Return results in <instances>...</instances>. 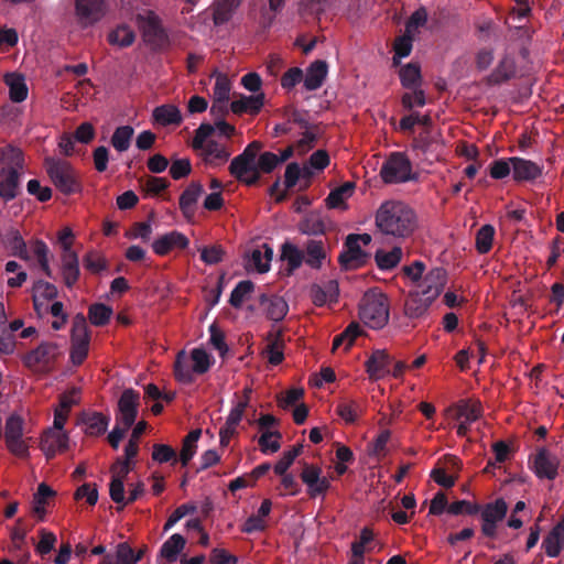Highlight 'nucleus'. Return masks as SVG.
<instances>
[{
	"label": "nucleus",
	"instance_id": "09e8293b",
	"mask_svg": "<svg viewBox=\"0 0 564 564\" xmlns=\"http://www.w3.org/2000/svg\"><path fill=\"white\" fill-rule=\"evenodd\" d=\"M135 39L133 30L128 25H119L116 30L111 31L108 35V41L112 45L120 47L130 46Z\"/></svg>",
	"mask_w": 564,
	"mask_h": 564
},
{
	"label": "nucleus",
	"instance_id": "ea45409f",
	"mask_svg": "<svg viewBox=\"0 0 564 564\" xmlns=\"http://www.w3.org/2000/svg\"><path fill=\"white\" fill-rule=\"evenodd\" d=\"M402 253V248L395 246L390 251L378 250L375 260L380 270H391L399 264Z\"/></svg>",
	"mask_w": 564,
	"mask_h": 564
},
{
	"label": "nucleus",
	"instance_id": "f3484780",
	"mask_svg": "<svg viewBox=\"0 0 564 564\" xmlns=\"http://www.w3.org/2000/svg\"><path fill=\"white\" fill-rule=\"evenodd\" d=\"M512 177L516 182H534L542 175L543 167L539 164L519 156L510 158Z\"/></svg>",
	"mask_w": 564,
	"mask_h": 564
},
{
	"label": "nucleus",
	"instance_id": "20e7f679",
	"mask_svg": "<svg viewBox=\"0 0 564 564\" xmlns=\"http://www.w3.org/2000/svg\"><path fill=\"white\" fill-rule=\"evenodd\" d=\"M380 177L386 184L416 182L419 173L413 172L412 162L404 152H391L380 169Z\"/></svg>",
	"mask_w": 564,
	"mask_h": 564
},
{
	"label": "nucleus",
	"instance_id": "cd10ccee",
	"mask_svg": "<svg viewBox=\"0 0 564 564\" xmlns=\"http://www.w3.org/2000/svg\"><path fill=\"white\" fill-rule=\"evenodd\" d=\"M517 73V66L514 58L506 54L499 61L498 65L494 69V72L488 77V82L491 85H500L505 82H508L512 77L516 76Z\"/></svg>",
	"mask_w": 564,
	"mask_h": 564
},
{
	"label": "nucleus",
	"instance_id": "f704fd0d",
	"mask_svg": "<svg viewBox=\"0 0 564 564\" xmlns=\"http://www.w3.org/2000/svg\"><path fill=\"white\" fill-rule=\"evenodd\" d=\"M185 544V538L178 533H174L162 544L160 554L166 558L167 562H175L178 554L184 550Z\"/></svg>",
	"mask_w": 564,
	"mask_h": 564
},
{
	"label": "nucleus",
	"instance_id": "dca6fc26",
	"mask_svg": "<svg viewBox=\"0 0 564 564\" xmlns=\"http://www.w3.org/2000/svg\"><path fill=\"white\" fill-rule=\"evenodd\" d=\"M229 172L236 180L248 186L256 185L260 181V175L256 171V164L243 159L240 154L232 159Z\"/></svg>",
	"mask_w": 564,
	"mask_h": 564
},
{
	"label": "nucleus",
	"instance_id": "5701e85b",
	"mask_svg": "<svg viewBox=\"0 0 564 564\" xmlns=\"http://www.w3.org/2000/svg\"><path fill=\"white\" fill-rule=\"evenodd\" d=\"M61 274L64 284L72 289L80 276L79 259L76 252L61 254Z\"/></svg>",
	"mask_w": 564,
	"mask_h": 564
},
{
	"label": "nucleus",
	"instance_id": "ddd939ff",
	"mask_svg": "<svg viewBox=\"0 0 564 564\" xmlns=\"http://www.w3.org/2000/svg\"><path fill=\"white\" fill-rule=\"evenodd\" d=\"M560 462L557 457L551 454L546 448L538 449L533 458V471L539 478L553 480L557 476Z\"/></svg>",
	"mask_w": 564,
	"mask_h": 564
},
{
	"label": "nucleus",
	"instance_id": "f03ea898",
	"mask_svg": "<svg viewBox=\"0 0 564 564\" xmlns=\"http://www.w3.org/2000/svg\"><path fill=\"white\" fill-rule=\"evenodd\" d=\"M0 160L8 163V166L0 169V198L4 203H9L21 193L20 183L24 156L21 150L7 147L0 150Z\"/></svg>",
	"mask_w": 564,
	"mask_h": 564
},
{
	"label": "nucleus",
	"instance_id": "6e6d98bb",
	"mask_svg": "<svg viewBox=\"0 0 564 564\" xmlns=\"http://www.w3.org/2000/svg\"><path fill=\"white\" fill-rule=\"evenodd\" d=\"M282 434L279 431H267L259 437V447L263 454L275 453L280 449Z\"/></svg>",
	"mask_w": 564,
	"mask_h": 564
},
{
	"label": "nucleus",
	"instance_id": "9d476101",
	"mask_svg": "<svg viewBox=\"0 0 564 564\" xmlns=\"http://www.w3.org/2000/svg\"><path fill=\"white\" fill-rule=\"evenodd\" d=\"M393 358L384 349H376L365 362L366 372L371 381H378L390 373Z\"/></svg>",
	"mask_w": 564,
	"mask_h": 564
},
{
	"label": "nucleus",
	"instance_id": "393cba45",
	"mask_svg": "<svg viewBox=\"0 0 564 564\" xmlns=\"http://www.w3.org/2000/svg\"><path fill=\"white\" fill-rule=\"evenodd\" d=\"M432 303L433 300L427 299L419 290L411 292L404 302V314L409 318H420L427 312Z\"/></svg>",
	"mask_w": 564,
	"mask_h": 564
},
{
	"label": "nucleus",
	"instance_id": "4be33fe9",
	"mask_svg": "<svg viewBox=\"0 0 564 564\" xmlns=\"http://www.w3.org/2000/svg\"><path fill=\"white\" fill-rule=\"evenodd\" d=\"M259 303L263 307L265 316L274 322L282 321L289 312V304L279 295L268 296L262 294Z\"/></svg>",
	"mask_w": 564,
	"mask_h": 564
},
{
	"label": "nucleus",
	"instance_id": "2f4dec72",
	"mask_svg": "<svg viewBox=\"0 0 564 564\" xmlns=\"http://www.w3.org/2000/svg\"><path fill=\"white\" fill-rule=\"evenodd\" d=\"M283 346H284V340H283L282 332L279 330L274 334L270 333L268 335V345H267L263 354L265 355V357L268 358V361L272 366H278L283 361V359H284Z\"/></svg>",
	"mask_w": 564,
	"mask_h": 564
},
{
	"label": "nucleus",
	"instance_id": "774afa93",
	"mask_svg": "<svg viewBox=\"0 0 564 564\" xmlns=\"http://www.w3.org/2000/svg\"><path fill=\"white\" fill-rule=\"evenodd\" d=\"M489 174L494 180H502L512 172V164L509 159L495 160L489 165Z\"/></svg>",
	"mask_w": 564,
	"mask_h": 564
},
{
	"label": "nucleus",
	"instance_id": "de8ad7c7",
	"mask_svg": "<svg viewBox=\"0 0 564 564\" xmlns=\"http://www.w3.org/2000/svg\"><path fill=\"white\" fill-rule=\"evenodd\" d=\"M112 308L104 303H95L89 306L88 318L95 326H105L111 318Z\"/></svg>",
	"mask_w": 564,
	"mask_h": 564
},
{
	"label": "nucleus",
	"instance_id": "b1692460",
	"mask_svg": "<svg viewBox=\"0 0 564 564\" xmlns=\"http://www.w3.org/2000/svg\"><path fill=\"white\" fill-rule=\"evenodd\" d=\"M203 185L198 182H192L181 194L178 205L183 216L189 219L195 214V205L203 194Z\"/></svg>",
	"mask_w": 564,
	"mask_h": 564
},
{
	"label": "nucleus",
	"instance_id": "052dcab7",
	"mask_svg": "<svg viewBox=\"0 0 564 564\" xmlns=\"http://www.w3.org/2000/svg\"><path fill=\"white\" fill-rule=\"evenodd\" d=\"M481 506L476 502H471L468 500H457L452 502L448 508L447 512L453 516H459V514H467V516H474L480 512Z\"/></svg>",
	"mask_w": 564,
	"mask_h": 564
},
{
	"label": "nucleus",
	"instance_id": "c756f323",
	"mask_svg": "<svg viewBox=\"0 0 564 564\" xmlns=\"http://www.w3.org/2000/svg\"><path fill=\"white\" fill-rule=\"evenodd\" d=\"M153 120L163 127L180 126L183 121L180 109L172 104L158 106L153 110Z\"/></svg>",
	"mask_w": 564,
	"mask_h": 564
},
{
	"label": "nucleus",
	"instance_id": "a211bd4d",
	"mask_svg": "<svg viewBox=\"0 0 564 564\" xmlns=\"http://www.w3.org/2000/svg\"><path fill=\"white\" fill-rule=\"evenodd\" d=\"M41 449L47 459H52L58 452H64L68 446V436L65 432L47 429L41 437Z\"/></svg>",
	"mask_w": 564,
	"mask_h": 564
},
{
	"label": "nucleus",
	"instance_id": "a878e982",
	"mask_svg": "<svg viewBox=\"0 0 564 564\" xmlns=\"http://www.w3.org/2000/svg\"><path fill=\"white\" fill-rule=\"evenodd\" d=\"M304 262L312 269L318 270L327 258L326 247L323 240L310 239L304 245Z\"/></svg>",
	"mask_w": 564,
	"mask_h": 564
},
{
	"label": "nucleus",
	"instance_id": "0eeeda50",
	"mask_svg": "<svg viewBox=\"0 0 564 564\" xmlns=\"http://www.w3.org/2000/svg\"><path fill=\"white\" fill-rule=\"evenodd\" d=\"M24 421L20 415L11 414L6 422L4 441L8 451L19 458H28L29 444L23 438Z\"/></svg>",
	"mask_w": 564,
	"mask_h": 564
},
{
	"label": "nucleus",
	"instance_id": "69168bd1",
	"mask_svg": "<svg viewBox=\"0 0 564 564\" xmlns=\"http://www.w3.org/2000/svg\"><path fill=\"white\" fill-rule=\"evenodd\" d=\"M299 230L308 236L323 235L325 224L318 216H308L300 223Z\"/></svg>",
	"mask_w": 564,
	"mask_h": 564
},
{
	"label": "nucleus",
	"instance_id": "423d86ee",
	"mask_svg": "<svg viewBox=\"0 0 564 564\" xmlns=\"http://www.w3.org/2000/svg\"><path fill=\"white\" fill-rule=\"evenodd\" d=\"M143 41L154 51L169 46L170 39L162 25L161 19L153 11L139 13L135 18Z\"/></svg>",
	"mask_w": 564,
	"mask_h": 564
},
{
	"label": "nucleus",
	"instance_id": "9b49d317",
	"mask_svg": "<svg viewBox=\"0 0 564 564\" xmlns=\"http://www.w3.org/2000/svg\"><path fill=\"white\" fill-rule=\"evenodd\" d=\"M447 282L446 270L437 267L429 271L419 284L420 292L433 301L438 297Z\"/></svg>",
	"mask_w": 564,
	"mask_h": 564
},
{
	"label": "nucleus",
	"instance_id": "a19ab883",
	"mask_svg": "<svg viewBox=\"0 0 564 564\" xmlns=\"http://www.w3.org/2000/svg\"><path fill=\"white\" fill-rule=\"evenodd\" d=\"M399 75L401 84L404 88L415 89L421 86L422 78L419 64H406L405 66L401 67Z\"/></svg>",
	"mask_w": 564,
	"mask_h": 564
},
{
	"label": "nucleus",
	"instance_id": "c85d7f7f",
	"mask_svg": "<svg viewBox=\"0 0 564 564\" xmlns=\"http://www.w3.org/2000/svg\"><path fill=\"white\" fill-rule=\"evenodd\" d=\"M80 422L86 426L88 435L99 436L107 431L110 417L100 412H84L80 416Z\"/></svg>",
	"mask_w": 564,
	"mask_h": 564
},
{
	"label": "nucleus",
	"instance_id": "412c9836",
	"mask_svg": "<svg viewBox=\"0 0 564 564\" xmlns=\"http://www.w3.org/2000/svg\"><path fill=\"white\" fill-rule=\"evenodd\" d=\"M265 95L260 91L256 95H241L238 99L231 101L230 110L236 115L249 113L258 115L264 106Z\"/></svg>",
	"mask_w": 564,
	"mask_h": 564
},
{
	"label": "nucleus",
	"instance_id": "6ab92c4d",
	"mask_svg": "<svg viewBox=\"0 0 564 564\" xmlns=\"http://www.w3.org/2000/svg\"><path fill=\"white\" fill-rule=\"evenodd\" d=\"M188 245L189 240L185 235L173 230L155 239L152 249L158 256H165L174 248L186 249Z\"/></svg>",
	"mask_w": 564,
	"mask_h": 564
},
{
	"label": "nucleus",
	"instance_id": "0e129e2a",
	"mask_svg": "<svg viewBox=\"0 0 564 564\" xmlns=\"http://www.w3.org/2000/svg\"><path fill=\"white\" fill-rule=\"evenodd\" d=\"M39 535L40 541L35 544V551L41 556H45L54 550L57 539L53 532L46 529H40Z\"/></svg>",
	"mask_w": 564,
	"mask_h": 564
},
{
	"label": "nucleus",
	"instance_id": "3c124183",
	"mask_svg": "<svg viewBox=\"0 0 564 564\" xmlns=\"http://www.w3.org/2000/svg\"><path fill=\"white\" fill-rule=\"evenodd\" d=\"M191 357L193 360L192 371L197 375L207 372L213 365L212 356L203 348H194Z\"/></svg>",
	"mask_w": 564,
	"mask_h": 564
},
{
	"label": "nucleus",
	"instance_id": "4468645a",
	"mask_svg": "<svg viewBox=\"0 0 564 564\" xmlns=\"http://www.w3.org/2000/svg\"><path fill=\"white\" fill-rule=\"evenodd\" d=\"M344 246L345 250L340 252L338 261L345 269H357L367 263L369 254L360 248L356 239L347 236Z\"/></svg>",
	"mask_w": 564,
	"mask_h": 564
},
{
	"label": "nucleus",
	"instance_id": "7c9ffc66",
	"mask_svg": "<svg viewBox=\"0 0 564 564\" xmlns=\"http://www.w3.org/2000/svg\"><path fill=\"white\" fill-rule=\"evenodd\" d=\"M4 83L9 87V98L12 102H22L28 98V86L21 74L10 73L4 76Z\"/></svg>",
	"mask_w": 564,
	"mask_h": 564
},
{
	"label": "nucleus",
	"instance_id": "e2e57ef3",
	"mask_svg": "<svg viewBox=\"0 0 564 564\" xmlns=\"http://www.w3.org/2000/svg\"><path fill=\"white\" fill-rule=\"evenodd\" d=\"M152 458L153 460L158 462L159 464H164L171 462L172 465L177 463V455L175 449L166 444H155L153 445L152 451Z\"/></svg>",
	"mask_w": 564,
	"mask_h": 564
},
{
	"label": "nucleus",
	"instance_id": "c03bdc74",
	"mask_svg": "<svg viewBox=\"0 0 564 564\" xmlns=\"http://www.w3.org/2000/svg\"><path fill=\"white\" fill-rule=\"evenodd\" d=\"M70 343H90V332L83 313H77L73 317Z\"/></svg>",
	"mask_w": 564,
	"mask_h": 564
},
{
	"label": "nucleus",
	"instance_id": "5fc2aeb1",
	"mask_svg": "<svg viewBox=\"0 0 564 564\" xmlns=\"http://www.w3.org/2000/svg\"><path fill=\"white\" fill-rule=\"evenodd\" d=\"M336 412L347 424H354L359 417L361 406L357 401L351 400L339 403Z\"/></svg>",
	"mask_w": 564,
	"mask_h": 564
},
{
	"label": "nucleus",
	"instance_id": "338daca9",
	"mask_svg": "<svg viewBox=\"0 0 564 564\" xmlns=\"http://www.w3.org/2000/svg\"><path fill=\"white\" fill-rule=\"evenodd\" d=\"M231 90V83L227 75L218 73L214 87V99L219 101H228Z\"/></svg>",
	"mask_w": 564,
	"mask_h": 564
},
{
	"label": "nucleus",
	"instance_id": "bb28decb",
	"mask_svg": "<svg viewBox=\"0 0 564 564\" xmlns=\"http://www.w3.org/2000/svg\"><path fill=\"white\" fill-rule=\"evenodd\" d=\"M328 65L325 61L317 59L313 62L306 69L304 78V87L306 90L313 91L322 87L327 76Z\"/></svg>",
	"mask_w": 564,
	"mask_h": 564
},
{
	"label": "nucleus",
	"instance_id": "4c0bfd02",
	"mask_svg": "<svg viewBox=\"0 0 564 564\" xmlns=\"http://www.w3.org/2000/svg\"><path fill=\"white\" fill-rule=\"evenodd\" d=\"M202 435L200 429L192 430L183 440L180 458L182 466H187L197 449V442Z\"/></svg>",
	"mask_w": 564,
	"mask_h": 564
},
{
	"label": "nucleus",
	"instance_id": "c9c22d12",
	"mask_svg": "<svg viewBox=\"0 0 564 564\" xmlns=\"http://www.w3.org/2000/svg\"><path fill=\"white\" fill-rule=\"evenodd\" d=\"M199 150L203 151L205 162L210 164L224 163L230 155L225 145L214 140H209L207 143H204V147Z\"/></svg>",
	"mask_w": 564,
	"mask_h": 564
},
{
	"label": "nucleus",
	"instance_id": "4d7b16f0",
	"mask_svg": "<svg viewBox=\"0 0 564 564\" xmlns=\"http://www.w3.org/2000/svg\"><path fill=\"white\" fill-rule=\"evenodd\" d=\"M243 393H245V399L237 402V404L231 409V411L226 420L225 424L229 425L230 429L237 427V425L242 420L245 410L247 409V406L249 404V394L251 393V389L246 388L243 390Z\"/></svg>",
	"mask_w": 564,
	"mask_h": 564
},
{
	"label": "nucleus",
	"instance_id": "2eb2a0df",
	"mask_svg": "<svg viewBox=\"0 0 564 564\" xmlns=\"http://www.w3.org/2000/svg\"><path fill=\"white\" fill-rule=\"evenodd\" d=\"M75 10L83 24H94L105 15V0H75Z\"/></svg>",
	"mask_w": 564,
	"mask_h": 564
},
{
	"label": "nucleus",
	"instance_id": "f257e3e1",
	"mask_svg": "<svg viewBox=\"0 0 564 564\" xmlns=\"http://www.w3.org/2000/svg\"><path fill=\"white\" fill-rule=\"evenodd\" d=\"M378 230L395 239L410 238L417 228V216L412 207L401 200H386L376 212Z\"/></svg>",
	"mask_w": 564,
	"mask_h": 564
},
{
	"label": "nucleus",
	"instance_id": "13d9d810",
	"mask_svg": "<svg viewBox=\"0 0 564 564\" xmlns=\"http://www.w3.org/2000/svg\"><path fill=\"white\" fill-rule=\"evenodd\" d=\"M113 558L115 564H137L141 561V554H135L127 542H122L117 545Z\"/></svg>",
	"mask_w": 564,
	"mask_h": 564
},
{
	"label": "nucleus",
	"instance_id": "49530a36",
	"mask_svg": "<svg viewBox=\"0 0 564 564\" xmlns=\"http://www.w3.org/2000/svg\"><path fill=\"white\" fill-rule=\"evenodd\" d=\"M254 284L250 280H243L237 283L231 291L229 304L235 308H240L246 299L253 292Z\"/></svg>",
	"mask_w": 564,
	"mask_h": 564
},
{
	"label": "nucleus",
	"instance_id": "72a5a7b5",
	"mask_svg": "<svg viewBox=\"0 0 564 564\" xmlns=\"http://www.w3.org/2000/svg\"><path fill=\"white\" fill-rule=\"evenodd\" d=\"M542 547L549 557H556L564 547V530L561 527H553L542 542Z\"/></svg>",
	"mask_w": 564,
	"mask_h": 564
},
{
	"label": "nucleus",
	"instance_id": "6e6552de",
	"mask_svg": "<svg viewBox=\"0 0 564 564\" xmlns=\"http://www.w3.org/2000/svg\"><path fill=\"white\" fill-rule=\"evenodd\" d=\"M140 394L133 389H126L118 401V413L116 421L118 424L130 429L137 419Z\"/></svg>",
	"mask_w": 564,
	"mask_h": 564
},
{
	"label": "nucleus",
	"instance_id": "473e14b6",
	"mask_svg": "<svg viewBox=\"0 0 564 564\" xmlns=\"http://www.w3.org/2000/svg\"><path fill=\"white\" fill-rule=\"evenodd\" d=\"M281 260L288 263V273L292 274L304 262V252L297 246L285 241L281 246Z\"/></svg>",
	"mask_w": 564,
	"mask_h": 564
},
{
	"label": "nucleus",
	"instance_id": "a18cd8bd",
	"mask_svg": "<svg viewBox=\"0 0 564 564\" xmlns=\"http://www.w3.org/2000/svg\"><path fill=\"white\" fill-rule=\"evenodd\" d=\"M496 230L492 225H484L476 232V250L480 254L488 253L492 248Z\"/></svg>",
	"mask_w": 564,
	"mask_h": 564
},
{
	"label": "nucleus",
	"instance_id": "8fccbe9b",
	"mask_svg": "<svg viewBox=\"0 0 564 564\" xmlns=\"http://www.w3.org/2000/svg\"><path fill=\"white\" fill-rule=\"evenodd\" d=\"M31 250L37 259L39 265L47 278H53L52 270L48 264V247L43 240H34L31 245Z\"/></svg>",
	"mask_w": 564,
	"mask_h": 564
},
{
	"label": "nucleus",
	"instance_id": "1a4fd4ad",
	"mask_svg": "<svg viewBox=\"0 0 564 564\" xmlns=\"http://www.w3.org/2000/svg\"><path fill=\"white\" fill-rule=\"evenodd\" d=\"M276 113L284 119V122L276 123L273 128L272 135L274 138L283 134H288L291 132V123H296L303 129L310 128V122L307 120V111L299 110L292 105L284 106L276 110Z\"/></svg>",
	"mask_w": 564,
	"mask_h": 564
},
{
	"label": "nucleus",
	"instance_id": "e433bc0d",
	"mask_svg": "<svg viewBox=\"0 0 564 564\" xmlns=\"http://www.w3.org/2000/svg\"><path fill=\"white\" fill-rule=\"evenodd\" d=\"M354 189L355 184L351 182H346L340 186L332 189L325 199L326 206L328 208H340L343 206L346 207L345 200L352 195Z\"/></svg>",
	"mask_w": 564,
	"mask_h": 564
},
{
	"label": "nucleus",
	"instance_id": "aec40b11",
	"mask_svg": "<svg viewBox=\"0 0 564 564\" xmlns=\"http://www.w3.org/2000/svg\"><path fill=\"white\" fill-rule=\"evenodd\" d=\"M0 240L11 256L18 257L22 260L30 259L26 243L18 229L10 228L6 230L1 234Z\"/></svg>",
	"mask_w": 564,
	"mask_h": 564
},
{
	"label": "nucleus",
	"instance_id": "603ef678",
	"mask_svg": "<svg viewBox=\"0 0 564 564\" xmlns=\"http://www.w3.org/2000/svg\"><path fill=\"white\" fill-rule=\"evenodd\" d=\"M413 39L412 34L404 33L403 35L395 39L393 44V64L398 65L400 63V58H404L411 54L412 46H413Z\"/></svg>",
	"mask_w": 564,
	"mask_h": 564
},
{
	"label": "nucleus",
	"instance_id": "bf43d9fd",
	"mask_svg": "<svg viewBox=\"0 0 564 564\" xmlns=\"http://www.w3.org/2000/svg\"><path fill=\"white\" fill-rule=\"evenodd\" d=\"M31 528L24 525L22 518L17 520L15 525L12 528L10 538L12 541L11 551H23L25 547V538Z\"/></svg>",
	"mask_w": 564,
	"mask_h": 564
},
{
	"label": "nucleus",
	"instance_id": "79ce46f5",
	"mask_svg": "<svg viewBox=\"0 0 564 564\" xmlns=\"http://www.w3.org/2000/svg\"><path fill=\"white\" fill-rule=\"evenodd\" d=\"M240 0H218L214 8L213 19L216 25H221L230 20Z\"/></svg>",
	"mask_w": 564,
	"mask_h": 564
},
{
	"label": "nucleus",
	"instance_id": "58836bf2",
	"mask_svg": "<svg viewBox=\"0 0 564 564\" xmlns=\"http://www.w3.org/2000/svg\"><path fill=\"white\" fill-rule=\"evenodd\" d=\"M508 511L507 502L499 498L495 502L487 503L484 508L481 507V519L485 522L498 523L501 521Z\"/></svg>",
	"mask_w": 564,
	"mask_h": 564
},
{
	"label": "nucleus",
	"instance_id": "7ed1b4c3",
	"mask_svg": "<svg viewBox=\"0 0 564 564\" xmlns=\"http://www.w3.org/2000/svg\"><path fill=\"white\" fill-rule=\"evenodd\" d=\"M44 167L51 182L62 194L69 196L83 191L79 174L69 162L46 158Z\"/></svg>",
	"mask_w": 564,
	"mask_h": 564
},
{
	"label": "nucleus",
	"instance_id": "37998d69",
	"mask_svg": "<svg viewBox=\"0 0 564 564\" xmlns=\"http://www.w3.org/2000/svg\"><path fill=\"white\" fill-rule=\"evenodd\" d=\"M133 134L131 126H120L113 131L110 143L118 152H124L130 148Z\"/></svg>",
	"mask_w": 564,
	"mask_h": 564
},
{
	"label": "nucleus",
	"instance_id": "f8f14e48",
	"mask_svg": "<svg viewBox=\"0 0 564 564\" xmlns=\"http://www.w3.org/2000/svg\"><path fill=\"white\" fill-rule=\"evenodd\" d=\"M59 355L58 346L55 343H42L37 348L29 351L23 361L30 368L37 365L48 367L56 361Z\"/></svg>",
	"mask_w": 564,
	"mask_h": 564
},
{
	"label": "nucleus",
	"instance_id": "680f3d73",
	"mask_svg": "<svg viewBox=\"0 0 564 564\" xmlns=\"http://www.w3.org/2000/svg\"><path fill=\"white\" fill-rule=\"evenodd\" d=\"M302 451L303 445L297 444L293 446L292 449L284 452L283 456L274 465V473L276 475H282L288 471L295 458L301 455Z\"/></svg>",
	"mask_w": 564,
	"mask_h": 564
},
{
	"label": "nucleus",
	"instance_id": "39448f33",
	"mask_svg": "<svg viewBox=\"0 0 564 564\" xmlns=\"http://www.w3.org/2000/svg\"><path fill=\"white\" fill-rule=\"evenodd\" d=\"M359 317L373 329L386 326L389 321L388 297L382 293H366L359 305Z\"/></svg>",
	"mask_w": 564,
	"mask_h": 564
},
{
	"label": "nucleus",
	"instance_id": "864d4df0",
	"mask_svg": "<svg viewBox=\"0 0 564 564\" xmlns=\"http://www.w3.org/2000/svg\"><path fill=\"white\" fill-rule=\"evenodd\" d=\"M481 415V405L478 402L464 401L457 405V419L467 423L477 421Z\"/></svg>",
	"mask_w": 564,
	"mask_h": 564
}]
</instances>
